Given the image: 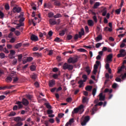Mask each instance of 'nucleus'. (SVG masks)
<instances>
[{"label": "nucleus", "instance_id": "obj_25", "mask_svg": "<svg viewBox=\"0 0 126 126\" xmlns=\"http://www.w3.org/2000/svg\"><path fill=\"white\" fill-rule=\"evenodd\" d=\"M96 92H97V89L95 88H94L92 91V95L93 97H94L95 96L96 94Z\"/></svg>", "mask_w": 126, "mask_h": 126}, {"label": "nucleus", "instance_id": "obj_39", "mask_svg": "<svg viewBox=\"0 0 126 126\" xmlns=\"http://www.w3.org/2000/svg\"><path fill=\"white\" fill-rule=\"evenodd\" d=\"M34 56L37 57V58H39L41 57V54H39L38 53H34L33 54Z\"/></svg>", "mask_w": 126, "mask_h": 126}, {"label": "nucleus", "instance_id": "obj_54", "mask_svg": "<svg viewBox=\"0 0 126 126\" xmlns=\"http://www.w3.org/2000/svg\"><path fill=\"white\" fill-rule=\"evenodd\" d=\"M3 51L6 53V54H8L9 53V51L7 49V48L6 47H5L3 49Z\"/></svg>", "mask_w": 126, "mask_h": 126}, {"label": "nucleus", "instance_id": "obj_32", "mask_svg": "<svg viewBox=\"0 0 126 126\" xmlns=\"http://www.w3.org/2000/svg\"><path fill=\"white\" fill-rule=\"evenodd\" d=\"M16 115V113L15 112H11L8 114V117H14Z\"/></svg>", "mask_w": 126, "mask_h": 126}, {"label": "nucleus", "instance_id": "obj_49", "mask_svg": "<svg viewBox=\"0 0 126 126\" xmlns=\"http://www.w3.org/2000/svg\"><path fill=\"white\" fill-rule=\"evenodd\" d=\"M22 57H23V56H22V54H20L18 56V60L19 62H21L22 61Z\"/></svg>", "mask_w": 126, "mask_h": 126}, {"label": "nucleus", "instance_id": "obj_48", "mask_svg": "<svg viewBox=\"0 0 126 126\" xmlns=\"http://www.w3.org/2000/svg\"><path fill=\"white\" fill-rule=\"evenodd\" d=\"M68 122L70 124V125H71L74 122V119H70V120H69V122Z\"/></svg>", "mask_w": 126, "mask_h": 126}, {"label": "nucleus", "instance_id": "obj_21", "mask_svg": "<svg viewBox=\"0 0 126 126\" xmlns=\"http://www.w3.org/2000/svg\"><path fill=\"white\" fill-rule=\"evenodd\" d=\"M88 25L90 27H93L94 25V22L92 20H88Z\"/></svg>", "mask_w": 126, "mask_h": 126}, {"label": "nucleus", "instance_id": "obj_22", "mask_svg": "<svg viewBox=\"0 0 126 126\" xmlns=\"http://www.w3.org/2000/svg\"><path fill=\"white\" fill-rule=\"evenodd\" d=\"M22 102H21L20 101H18L16 102V104L18 105V108L19 109L23 108V105L22 104Z\"/></svg>", "mask_w": 126, "mask_h": 126}, {"label": "nucleus", "instance_id": "obj_53", "mask_svg": "<svg viewBox=\"0 0 126 126\" xmlns=\"http://www.w3.org/2000/svg\"><path fill=\"white\" fill-rule=\"evenodd\" d=\"M33 60V58L31 57H28L27 61L28 62H32Z\"/></svg>", "mask_w": 126, "mask_h": 126}, {"label": "nucleus", "instance_id": "obj_59", "mask_svg": "<svg viewBox=\"0 0 126 126\" xmlns=\"http://www.w3.org/2000/svg\"><path fill=\"white\" fill-rule=\"evenodd\" d=\"M48 16L49 18H53L54 16V13L53 12H50L48 14Z\"/></svg>", "mask_w": 126, "mask_h": 126}, {"label": "nucleus", "instance_id": "obj_64", "mask_svg": "<svg viewBox=\"0 0 126 126\" xmlns=\"http://www.w3.org/2000/svg\"><path fill=\"white\" fill-rule=\"evenodd\" d=\"M19 80L18 77H15L13 79V83H16Z\"/></svg>", "mask_w": 126, "mask_h": 126}, {"label": "nucleus", "instance_id": "obj_33", "mask_svg": "<svg viewBox=\"0 0 126 126\" xmlns=\"http://www.w3.org/2000/svg\"><path fill=\"white\" fill-rule=\"evenodd\" d=\"M78 83L79 84V88H82L83 87V84H84L83 80H80L79 81H78Z\"/></svg>", "mask_w": 126, "mask_h": 126}, {"label": "nucleus", "instance_id": "obj_19", "mask_svg": "<svg viewBox=\"0 0 126 126\" xmlns=\"http://www.w3.org/2000/svg\"><path fill=\"white\" fill-rule=\"evenodd\" d=\"M89 102V98L87 97L83 96L82 98V103H88Z\"/></svg>", "mask_w": 126, "mask_h": 126}, {"label": "nucleus", "instance_id": "obj_28", "mask_svg": "<svg viewBox=\"0 0 126 126\" xmlns=\"http://www.w3.org/2000/svg\"><path fill=\"white\" fill-rule=\"evenodd\" d=\"M93 89V86H87L85 88V90L87 91H91Z\"/></svg>", "mask_w": 126, "mask_h": 126}, {"label": "nucleus", "instance_id": "obj_51", "mask_svg": "<svg viewBox=\"0 0 126 126\" xmlns=\"http://www.w3.org/2000/svg\"><path fill=\"white\" fill-rule=\"evenodd\" d=\"M5 57V54L4 53L0 54V58L1 59H4Z\"/></svg>", "mask_w": 126, "mask_h": 126}, {"label": "nucleus", "instance_id": "obj_5", "mask_svg": "<svg viewBox=\"0 0 126 126\" xmlns=\"http://www.w3.org/2000/svg\"><path fill=\"white\" fill-rule=\"evenodd\" d=\"M120 54L117 55L118 58L125 57L126 55V52L125 50L122 49L120 51Z\"/></svg>", "mask_w": 126, "mask_h": 126}, {"label": "nucleus", "instance_id": "obj_29", "mask_svg": "<svg viewBox=\"0 0 126 126\" xmlns=\"http://www.w3.org/2000/svg\"><path fill=\"white\" fill-rule=\"evenodd\" d=\"M85 71L87 73L88 75L91 73V70H90L89 66L86 67Z\"/></svg>", "mask_w": 126, "mask_h": 126}, {"label": "nucleus", "instance_id": "obj_10", "mask_svg": "<svg viewBox=\"0 0 126 126\" xmlns=\"http://www.w3.org/2000/svg\"><path fill=\"white\" fill-rule=\"evenodd\" d=\"M125 68L126 69V66H125L124 64H123L121 67H118L117 73H121L122 71H124Z\"/></svg>", "mask_w": 126, "mask_h": 126}, {"label": "nucleus", "instance_id": "obj_3", "mask_svg": "<svg viewBox=\"0 0 126 126\" xmlns=\"http://www.w3.org/2000/svg\"><path fill=\"white\" fill-rule=\"evenodd\" d=\"M90 120V117L89 116H86L84 117V120L81 122V125L82 126H85L87 125V123Z\"/></svg>", "mask_w": 126, "mask_h": 126}, {"label": "nucleus", "instance_id": "obj_61", "mask_svg": "<svg viewBox=\"0 0 126 126\" xmlns=\"http://www.w3.org/2000/svg\"><path fill=\"white\" fill-rule=\"evenodd\" d=\"M27 98H28V99H29V100H32V95L28 94L27 95Z\"/></svg>", "mask_w": 126, "mask_h": 126}, {"label": "nucleus", "instance_id": "obj_1", "mask_svg": "<svg viewBox=\"0 0 126 126\" xmlns=\"http://www.w3.org/2000/svg\"><path fill=\"white\" fill-rule=\"evenodd\" d=\"M84 112V106L83 104L80 105L79 107L74 108L72 111V115L77 114L78 112L80 114H82Z\"/></svg>", "mask_w": 126, "mask_h": 126}, {"label": "nucleus", "instance_id": "obj_16", "mask_svg": "<svg viewBox=\"0 0 126 126\" xmlns=\"http://www.w3.org/2000/svg\"><path fill=\"white\" fill-rule=\"evenodd\" d=\"M67 31V29L66 28L64 29V30L60 31L59 35L61 36L64 35L65 32Z\"/></svg>", "mask_w": 126, "mask_h": 126}, {"label": "nucleus", "instance_id": "obj_13", "mask_svg": "<svg viewBox=\"0 0 126 126\" xmlns=\"http://www.w3.org/2000/svg\"><path fill=\"white\" fill-rule=\"evenodd\" d=\"M22 102L23 105L25 106H27L29 105V102L26 98H23Z\"/></svg>", "mask_w": 126, "mask_h": 126}, {"label": "nucleus", "instance_id": "obj_60", "mask_svg": "<svg viewBox=\"0 0 126 126\" xmlns=\"http://www.w3.org/2000/svg\"><path fill=\"white\" fill-rule=\"evenodd\" d=\"M15 34L17 36H19L20 35V32L19 31H15Z\"/></svg>", "mask_w": 126, "mask_h": 126}, {"label": "nucleus", "instance_id": "obj_36", "mask_svg": "<svg viewBox=\"0 0 126 126\" xmlns=\"http://www.w3.org/2000/svg\"><path fill=\"white\" fill-rule=\"evenodd\" d=\"M72 38H73V36L72 35H71V34L67 35V37H66V38L68 40H70L71 39H72Z\"/></svg>", "mask_w": 126, "mask_h": 126}, {"label": "nucleus", "instance_id": "obj_4", "mask_svg": "<svg viewBox=\"0 0 126 126\" xmlns=\"http://www.w3.org/2000/svg\"><path fill=\"white\" fill-rule=\"evenodd\" d=\"M24 21H25L24 18L22 17V18H20V19L19 21L20 23L18 24L17 26H16V29H19V28H20L21 27L24 26V24L22 22H24Z\"/></svg>", "mask_w": 126, "mask_h": 126}, {"label": "nucleus", "instance_id": "obj_44", "mask_svg": "<svg viewBox=\"0 0 126 126\" xmlns=\"http://www.w3.org/2000/svg\"><path fill=\"white\" fill-rule=\"evenodd\" d=\"M15 53H16L15 51L11 50L10 51L9 55L12 56H14V55H15Z\"/></svg>", "mask_w": 126, "mask_h": 126}, {"label": "nucleus", "instance_id": "obj_37", "mask_svg": "<svg viewBox=\"0 0 126 126\" xmlns=\"http://www.w3.org/2000/svg\"><path fill=\"white\" fill-rule=\"evenodd\" d=\"M122 10L121 8H120L119 9H117L115 10V12L117 15H120L121 14V11Z\"/></svg>", "mask_w": 126, "mask_h": 126}, {"label": "nucleus", "instance_id": "obj_63", "mask_svg": "<svg viewBox=\"0 0 126 126\" xmlns=\"http://www.w3.org/2000/svg\"><path fill=\"white\" fill-rule=\"evenodd\" d=\"M59 71V69L57 68V67H54L53 69V71L54 72H57Z\"/></svg>", "mask_w": 126, "mask_h": 126}, {"label": "nucleus", "instance_id": "obj_8", "mask_svg": "<svg viewBox=\"0 0 126 126\" xmlns=\"http://www.w3.org/2000/svg\"><path fill=\"white\" fill-rule=\"evenodd\" d=\"M97 110H98V108L97 107V106H96V105H94V106L91 110V115H94L95 114V112H97Z\"/></svg>", "mask_w": 126, "mask_h": 126}, {"label": "nucleus", "instance_id": "obj_42", "mask_svg": "<svg viewBox=\"0 0 126 126\" xmlns=\"http://www.w3.org/2000/svg\"><path fill=\"white\" fill-rule=\"evenodd\" d=\"M23 126V123L21 121L17 122L15 124V126Z\"/></svg>", "mask_w": 126, "mask_h": 126}, {"label": "nucleus", "instance_id": "obj_40", "mask_svg": "<svg viewBox=\"0 0 126 126\" xmlns=\"http://www.w3.org/2000/svg\"><path fill=\"white\" fill-rule=\"evenodd\" d=\"M60 75V73L59 74H54L53 75V77L55 79H57L58 78L59 76Z\"/></svg>", "mask_w": 126, "mask_h": 126}, {"label": "nucleus", "instance_id": "obj_46", "mask_svg": "<svg viewBox=\"0 0 126 126\" xmlns=\"http://www.w3.org/2000/svg\"><path fill=\"white\" fill-rule=\"evenodd\" d=\"M86 48H87L88 49H94L95 48L94 45H88V46H84Z\"/></svg>", "mask_w": 126, "mask_h": 126}, {"label": "nucleus", "instance_id": "obj_11", "mask_svg": "<svg viewBox=\"0 0 126 126\" xmlns=\"http://www.w3.org/2000/svg\"><path fill=\"white\" fill-rule=\"evenodd\" d=\"M31 39L32 41L36 42L38 40V37L36 35L33 34L31 36Z\"/></svg>", "mask_w": 126, "mask_h": 126}, {"label": "nucleus", "instance_id": "obj_31", "mask_svg": "<svg viewBox=\"0 0 126 126\" xmlns=\"http://www.w3.org/2000/svg\"><path fill=\"white\" fill-rule=\"evenodd\" d=\"M13 87V86H5L3 87H0V90H4L6 88L8 89H11V88Z\"/></svg>", "mask_w": 126, "mask_h": 126}, {"label": "nucleus", "instance_id": "obj_14", "mask_svg": "<svg viewBox=\"0 0 126 126\" xmlns=\"http://www.w3.org/2000/svg\"><path fill=\"white\" fill-rule=\"evenodd\" d=\"M98 96L99 97V101H104V100L105 99V96L103 95L102 93H100L99 94Z\"/></svg>", "mask_w": 126, "mask_h": 126}, {"label": "nucleus", "instance_id": "obj_15", "mask_svg": "<svg viewBox=\"0 0 126 126\" xmlns=\"http://www.w3.org/2000/svg\"><path fill=\"white\" fill-rule=\"evenodd\" d=\"M113 57V54H110L108 56H107L106 59L107 62H112V59Z\"/></svg>", "mask_w": 126, "mask_h": 126}, {"label": "nucleus", "instance_id": "obj_18", "mask_svg": "<svg viewBox=\"0 0 126 126\" xmlns=\"http://www.w3.org/2000/svg\"><path fill=\"white\" fill-rule=\"evenodd\" d=\"M102 39H103V37H102V34H99L97 35V37H96L95 41L96 42H99L101 40H102Z\"/></svg>", "mask_w": 126, "mask_h": 126}, {"label": "nucleus", "instance_id": "obj_56", "mask_svg": "<svg viewBox=\"0 0 126 126\" xmlns=\"http://www.w3.org/2000/svg\"><path fill=\"white\" fill-rule=\"evenodd\" d=\"M78 51L80 52H87V50H86L85 49H83V48H80V49H78Z\"/></svg>", "mask_w": 126, "mask_h": 126}, {"label": "nucleus", "instance_id": "obj_58", "mask_svg": "<svg viewBox=\"0 0 126 126\" xmlns=\"http://www.w3.org/2000/svg\"><path fill=\"white\" fill-rule=\"evenodd\" d=\"M15 38H14V37H12L11 39L10 40V42L13 43L15 42Z\"/></svg>", "mask_w": 126, "mask_h": 126}, {"label": "nucleus", "instance_id": "obj_6", "mask_svg": "<svg viewBox=\"0 0 126 126\" xmlns=\"http://www.w3.org/2000/svg\"><path fill=\"white\" fill-rule=\"evenodd\" d=\"M78 61L77 58H71L70 57L69 59H68V63H75Z\"/></svg>", "mask_w": 126, "mask_h": 126}, {"label": "nucleus", "instance_id": "obj_57", "mask_svg": "<svg viewBox=\"0 0 126 126\" xmlns=\"http://www.w3.org/2000/svg\"><path fill=\"white\" fill-rule=\"evenodd\" d=\"M66 101L68 102V103H70L72 101V98L71 97H68L67 99H66Z\"/></svg>", "mask_w": 126, "mask_h": 126}, {"label": "nucleus", "instance_id": "obj_27", "mask_svg": "<svg viewBox=\"0 0 126 126\" xmlns=\"http://www.w3.org/2000/svg\"><path fill=\"white\" fill-rule=\"evenodd\" d=\"M54 41L57 43H60L63 42V39H61V38H60V37H56V38L54 39Z\"/></svg>", "mask_w": 126, "mask_h": 126}, {"label": "nucleus", "instance_id": "obj_34", "mask_svg": "<svg viewBox=\"0 0 126 126\" xmlns=\"http://www.w3.org/2000/svg\"><path fill=\"white\" fill-rule=\"evenodd\" d=\"M22 45V43L21 42H20L19 43H17V44L15 45V48L17 49L21 47Z\"/></svg>", "mask_w": 126, "mask_h": 126}, {"label": "nucleus", "instance_id": "obj_52", "mask_svg": "<svg viewBox=\"0 0 126 126\" xmlns=\"http://www.w3.org/2000/svg\"><path fill=\"white\" fill-rule=\"evenodd\" d=\"M101 45H102V43L98 42V43H96L95 44V47L96 48H99L101 46Z\"/></svg>", "mask_w": 126, "mask_h": 126}, {"label": "nucleus", "instance_id": "obj_23", "mask_svg": "<svg viewBox=\"0 0 126 126\" xmlns=\"http://www.w3.org/2000/svg\"><path fill=\"white\" fill-rule=\"evenodd\" d=\"M55 82H56V81L54 80H52L50 81L49 83V86L51 87H53V85H54L55 84Z\"/></svg>", "mask_w": 126, "mask_h": 126}, {"label": "nucleus", "instance_id": "obj_43", "mask_svg": "<svg viewBox=\"0 0 126 126\" xmlns=\"http://www.w3.org/2000/svg\"><path fill=\"white\" fill-rule=\"evenodd\" d=\"M36 69V66L34 65H32L31 66V70L32 71H35Z\"/></svg>", "mask_w": 126, "mask_h": 126}, {"label": "nucleus", "instance_id": "obj_20", "mask_svg": "<svg viewBox=\"0 0 126 126\" xmlns=\"http://www.w3.org/2000/svg\"><path fill=\"white\" fill-rule=\"evenodd\" d=\"M100 6V2H96L93 7L94 9H97L98 7Z\"/></svg>", "mask_w": 126, "mask_h": 126}, {"label": "nucleus", "instance_id": "obj_17", "mask_svg": "<svg viewBox=\"0 0 126 126\" xmlns=\"http://www.w3.org/2000/svg\"><path fill=\"white\" fill-rule=\"evenodd\" d=\"M49 23L51 25H55L57 24V22L56 21L55 19H50L49 20Z\"/></svg>", "mask_w": 126, "mask_h": 126}, {"label": "nucleus", "instance_id": "obj_45", "mask_svg": "<svg viewBox=\"0 0 126 126\" xmlns=\"http://www.w3.org/2000/svg\"><path fill=\"white\" fill-rule=\"evenodd\" d=\"M45 105L47 109H52V106L49 104V103H45Z\"/></svg>", "mask_w": 126, "mask_h": 126}, {"label": "nucleus", "instance_id": "obj_7", "mask_svg": "<svg viewBox=\"0 0 126 126\" xmlns=\"http://www.w3.org/2000/svg\"><path fill=\"white\" fill-rule=\"evenodd\" d=\"M12 11L14 13H19L21 11V8L20 7L15 6L13 7Z\"/></svg>", "mask_w": 126, "mask_h": 126}, {"label": "nucleus", "instance_id": "obj_38", "mask_svg": "<svg viewBox=\"0 0 126 126\" xmlns=\"http://www.w3.org/2000/svg\"><path fill=\"white\" fill-rule=\"evenodd\" d=\"M54 17L55 19L59 18L60 17H62V15L60 13H58L56 15H55V16H54Z\"/></svg>", "mask_w": 126, "mask_h": 126}, {"label": "nucleus", "instance_id": "obj_55", "mask_svg": "<svg viewBox=\"0 0 126 126\" xmlns=\"http://www.w3.org/2000/svg\"><path fill=\"white\" fill-rule=\"evenodd\" d=\"M53 113V111L52 110H47V114L48 115H51Z\"/></svg>", "mask_w": 126, "mask_h": 126}, {"label": "nucleus", "instance_id": "obj_2", "mask_svg": "<svg viewBox=\"0 0 126 126\" xmlns=\"http://www.w3.org/2000/svg\"><path fill=\"white\" fill-rule=\"evenodd\" d=\"M73 69V66L71 64H68L67 63H64L63 65V69L66 70L68 69L69 70H71Z\"/></svg>", "mask_w": 126, "mask_h": 126}, {"label": "nucleus", "instance_id": "obj_24", "mask_svg": "<svg viewBox=\"0 0 126 126\" xmlns=\"http://www.w3.org/2000/svg\"><path fill=\"white\" fill-rule=\"evenodd\" d=\"M102 16L105 17L106 16V14H107V9L106 8H104L102 10Z\"/></svg>", "mask_w": 126, "mask_h": 126}, {"label": "nucleus", "instance_id": "obj_30", "mask_svg": "<svg viewBox=\"0 0 126 126\" xmlns=\"http://www.w3.org/2000/svg\"><path fill=\"white\" fill-rule=\"evenodd\" d=\"M54 4L55 5L60 7L61 5V3L60 2V1H58V0H55V2H54Z\"/></svg>", "mask_w": 126, "mask_h": 126}, {"label": "nucleus", "instance_id": "obj_35", "mask_svg": "<svg viewBox=\"0 0 126 126\" xmlns=\"http://www.w3.org/2000/svg\"><path fill=\"white\" fill-rule=\"evenodd\" d=\"M21 120V117H15L14 121L16 122H19Z\"/></svg>", "mask_w": 126, "mask_h": 126}, {"label": "nucleus", "instance_id": "obj_41", "mask_svg": "<svg viewBox=\"0 0 126 126\" xmlns=\"http://www.w3.org/2000/svg\"><path fill=\"white\" fill-rule=\"evenodd\" d=\"M4 17V14L0 10V18L3 19Z\"/></svg>", "mask_w": 126, "mask_h": 126}, {"label": "nucleus", "instance_id": "obj_50", "mask_svg": "<svg viewBox=\"0 0 126 126\" xmlns=\"http://www.w3.org/2000/svg\"><path fill=\"white\" fill-rule=\"evenodd\" d=\"M9 4H8V3H6L5 5V9L6 10H9Z\"/></svg>", "mask_w": 126, "mask_h": 126}, {"label": "nucleus", "instance_id": "obj_26", "mask_svg": "<svg viewBox=\"0 0 126 126\" xmlns=\"http://www.w3.org/2000/svg\"><path fill=\"white\" fill-rule=\"evenodd\" d=\"M5 81L7 83H10L12 81V78H11V77H10V76L7 77L5 79Z\"/></svg>", "mask_w": 126, "mask_h": 126}, {"label": "nucleus", "instance_id": "obj_47", "mask_svg": "<svg viewBox=\"0 0 126 126\" xmlns=\"http://www.w3.org/2000/svg\"><path fill=\"white\" fill-rule=\"evenodd\" d=\"M93 19L94 22V23H96L97 22V17L96 15H94L93 17Z\"/></svg>", "mask_w": 126, "mask_h": 126}, {"label": "nucleus", "instance_id": "obj_9", "mask_svg": "<svg viewBox=\"0 0 126 126\" xmlns=\"http://www.w3.org/2000/svg\"><path fill=\"white\" fill-rule=\"evenodd\" d=\"M109 27H110V28L108 27H105V30H107V29H108V32H112L113 31V26L111 22L109 23Z\"/></svg>", "mask_w": 126, "mask_h": 126}, {"label": "nucleus", "instance_id": "obj_62", "mask_svg": "<svg viewBox=\"0 0 126 126\" xmlns=\"http://www.w3.org/2000/svg\"><path fill=\"white\" fill-rule=\"evenodd\" d=\"M64 116V114L63 113H60L58 115V117L60 118H62Z\"/></svg>", "mask_w": 126, "mask_h": 126}, {"label": "nucleus", "instance_id": "obj_12", "mask_svg": "<svg viewBox=\"0 0 126 126\" xmlns=\"http://www.w3.org/2000/svg\"><path fill=\"white\" fill-rule=\"evenodd\" d=\"M79 38H81L83 35L85 34V31L84 28H81L80 32H78Z\"/></svg>", "mask_w": 126, "mask_h": 126}]
</instances>
